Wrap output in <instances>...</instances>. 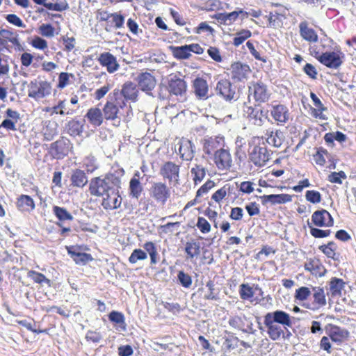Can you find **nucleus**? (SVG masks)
Masks as SVG:
<instances>
[{
	"label": "nucleus",
	"mask_w": 356,
	"mask_h": 356,
	"mask_svg": "<svg viewBox=\"0 0 356 356\" xmlns=\"http://www.w3.org/2000/svg\"><path fill=\"white\" fill-rule=\"evenodd\" d=\"M119 95V91L115 90V102L108 101L103 108L104 118L115 121L116 126L120 125L122 118L124 122H129L133 115L131 106L127 105L123 99L118 98L117 96Z\"/></svg>",
	"instance_id": "1"
},
{
	"label": "nucleus",
	"mask_w": 356,
	"mask_h": 356,
	"mask_svg": "<svg viewBox=\"0 0 356 356\" xmlns=\"http://www.w3.org/2000/svg\"><path fill=\"white\" fill-rule=\"evenodd\" d=\"M118 174L108 173L104 178L98 177L91 179L89 184L90 195L102 197L115 187H120V177L123 175L124 170L122 169Z\"/></svg>",
	"instance_id": "2"
},
{
	"label": "nucleus",
	"mask_w": 356,
	"mask_h": 356,
	"mask_svg": "<svg viewBox=\"0 0 356 356\" xmlns=\"http://www.w3.org/2000/svg\"><path fill=\"white\" fill-rule=\"evenodd\" d=\"M270 154L264 143L254 145L249 149V159L257 167H264L269 161Z\"/></svg>",
	"instance_id": "3"
},
{
	"label": "nucleus",
	"mask_w": 356,
	"mask_h": 356,
	"mask_svg": "<svg viewBox=\"0 0 356 356\" xmlns=\"http://www.w3.org/2000/svg\"><path fill=\"white\" fill-rule=\"evenodd\" d=\"M51 93L50 83L44 81H37L36 80L31 81L29 85L28 95L36 100L42 99Z\"/></svg>",
	"instance_id": "4"
},
{
	"label": "nucleus",
	"mask_w": 356,
	"mask_h": 356,
	"mask_svg": "<svg viewBox=\"0 0 356 356\" xmlns=\"http://www.w3.org/2000/svg\"><path fill=\"white\" fill-rule=\"evenodd\" d=\"M316 59L329 68L337 69L343 63L344 55L341 52L327 51L321 54H316Z\"/></svg>",
	"instance_id": "5"
},
{
	"label": "nucleus",
	"mask_w": 356,
	"mask_h": 356,
	"mask_svg": "<svg viewBox=\"0 0 356 356\" xmlns=\"http://www.w3.org/2000/svg\"><path fill=\"white\" fill-rule=\"evenodd\" d=\"M248 97H252L255 102L259 103L266 102L270 97V92L267 86L263 83H252L248 87Z\"/></svg>",
	"instance_id": "6"
},
{
	"label": "nucleus",
	"mask_w": 356,
	"mask_h": 356,
	"mask_svg": "<svg viewBox=\"0 0 356 356\" xmlns=\"http://www.w3.org/2000/svg\"><path fill=\"white\" fill-rule=\"evenodd\" d=\"M149 195L156 202L164 204L170 196V191L165 184L154 182L149 189Z\"/></svg>",
	"instance_id": "7"
},
{
	"label": "nucleus",
	"mask_w": 356,
	"mask_h": 356,
	"mask_svg": "<svg viewBox=\"0 0 356 356\" xmlns=\"http://www.w3.org/2000/svg\"><path fill=\"white\" fill-rule=\"evenodd\" d=\"M119 188L120 187H115L112 191L102 197V205L106 210H113L120 207L122 204V197L119 195Z\"/></svg>",
	"instance_id": "8"
},
{
	"label": "nucleus",
	"mask_w": 356,
	"mask_h": 356,
	"mask_svg": "<svg viewBox=\"0 0 356 356\" xmlns=\"http://www.w3.org/2000/svg\"><path fill=\"white\" fill-rule=\"evenodd\" d=\"M216 91L217 95L227 101L233 99L236 95L235 87L226 79H222L218 81Z\"/></svg>",
	"instance_id": "9"
},
{
	"label": "nucleus",
	"mask_w": 356,
	"mask_h": 356,
	"mask_svg": "<svg viewBox=\"0 0 356 356\" xmlns=\"http://www.w3.org/2000/svg\"><path fill=\"white\" fill-rule=\"evenodd\" d=\"M70 149V143L68 140H58L50 145L49 153L56 159H63L68 154Z\"/></svg>",
	"instance_id": "10"
},
{
	"label": "nucleus",
	"mask_w": 356,
	"mask_h": 356,
	"mask_svg": "<svg viewBox=\"0 0 356 356\" xmlns=\"http://www.w3.org/2000/svg\"><path fill=\"white\" fill-rule=\"evenodd\" d=\"M244 116L252 121V123L257 126L263 124L264 120L267 118L266 112H264L258 107H252L249 106H244L243 107Z\"/></svg>",
	"instance_id": "11"
},
{
	"label": "nucleus",
	"mask_w": 356,
	"mask_h": 356,
	"mask_svg": "<svg viewBox=\"0 0 356 356\" xmlns=\"http://www.w3.org/2000/svg\"><path fill=\"white\" fill-rule=\"evenodd\" d=\"M161 175L170 182L178 183L179 177V165L172 161L165 163L160 170Z\"/></svg>",
	"instance_id": "12"
},
{
	"label": "nucleus",
	"mask_w": 356,
	"mask_h": 356,
	"mask_svg": "<svg viewBox=\"0 0 356 356\" xmlns=\"http://www.w3.org/2000/svg\"><path fill=\"white\" fill-rule=\"evenodd\" d=\"M311 220L312 225L314 224L317 227H331L334 224L332 216L325 209L314 211Z\"/></svg>",
	"instance_id": "13"
},
{
	"label": "nucleus",
	"mask_w": 356,
	"mask_h": 356,
	"mask_svg": "<svg viewBox=\"0 0 356 356\" xmlns=\"http://www.w3.org/2000/svg\"><path fill=\"white\" fill-rule=\"evenodd\" d=\"M214 162L219 170H228L232 166V159L227 149L220 148L214 154Z\"/></svg>",
	"instance_id": "14"
},
{
	"label": "nucleus",
	"mask_w": 356,
	"mask_h": 356,
	"mask_svg": "<svg viewBox=\"0 0 356 356\" xmlns=\"http://www.w3.org/2000/svg\"><path fill=\"white\" fill-rule=\"evenodd\" d=\"M144 176L141 175V173L139 171H136L130 179L129 184V196L132 198L138 199L142 193L143 192V186L140 182V179L143 178Z\"/></svg>",
	"instance_id": "15"
},
{
	"label": "nucleus",
	"mask_w": 356,
	"mask_h": 356,
	"mask_svg": "<svg viewBox=\"0 0 356 356\" xmlns=\"http://www.w3.org/2000/svg\"><path fill=\"white\" fill-rule=\"evenodd\" d=\"M325 332L332 341L339 343L343 342L349 335L347 330L333 324H328L325 327Z\"/></svg>",
	"instance_id": "16"
},
{
	"label": "nucleus",
	"mask_w": 356,
	"mask_h": 356,
	"mask_svg": "<svg viewBox=\"0 0 356 356\" xmlns=\"http://www.w3.org/2000/svg\"><path fill=\"white\" fill-rule=\"evenodd\" d=\"M264 317L268 318L275 323L282 325L285 328L291 327L292 326V321L290 315L282 310L268 312Z\"/></svg>",
	"instance_id": "17"
},
{
	"label": "nucleus",
	"mask_w": 356,
	"mask_h": 356,
	"mask_svg": "<svg viewBox=\"0 0 356 356\" xmlns=\"http://www.w3.org/2000/svg\"><path fill=\"white\" fill-rule=\"evenodd\" d=\"M231 77L235 81H243L250 72V67L241 63H234L230 67Z\"/></svg>",
	"instance_id": "18"
},
{
	"label": "nucleus",
	"mask_w": 356,
	"mask_h": 356,
	"mask_svg": "<svg viewBox=\"0 0 356 356\" xmlns=\"http://www.w3.org/2000/svg\"><path fill=\"white\" fill-rule=\"evenodd\" d=\"M223 142V137L221 136L205 138L202 141L203 151L208 155L215 154L216 152L221 148Z\"/></svg>",
	"instance_id": "19"
},
{
	"label": "nucleus",
	"mask_w": 356,
	"mask_h": 356,
	"mask_svg": "<svg viewBox=\"0 0 356 356\" xmlns=\"http://www.w3.org/2000/svg\"><path fill=\"white\" fill-rule=\"evenodd\" d=\"M138 86L140 90L149 94L156 86V79L149 72L140 74L137 77Z\"/></svg>",
	"instance_id": "20"
},
{
	"label": "nucleus",
	"mask_w": 356,
	"mask_h": 356,
	"mask_svg": "<svg viewBox=\"0 0 356 356\" xmlns=\"http://www.w3.org/2000/svg\"><path fill=\"white\" fill-rule=\"evenodd\" d=\"M179 153L185 161H191L195 156V146L188 139L182 138L179 141Z\"/></svg>",
	"instance_id": "21"
},
{
	"label": "nucleus",
	"mask_w": 356,
	"mask_h": 356,
	"mask_svg": "<svg viewBox=\"0 0 356 356\" xmlns=\"http://www.w3.org/2000/svg\"><path fill=\"white\" fill-rule=\"evenodd\" d=\"M68 254L73 261L78 265H86L93 259L90 254L80 252L78 248L75 246L66 247Z\"/></svg>",
	"instance_id": "22"
},
{
	"label": "nucleus",
	"mask_w": 356,
	"mask_h": 356,
	"mask_svg": "<svg viewBox=\"0 0 356 356\" xmlns=\"http://www.w3.org/2000/svg\"><path fill=\"white\" fill-rule=\"evenodd\" d=\"M98 61L102 66L106 67L109 73H113L119 68L116 58L109 52L101 54L98 58Z\"/></svg>",
	"instance_id": "23"
},
{
	"label": "nucleus",
	"mask_w": 356,
	"mask_h": 356,
	"mask_svg": "<svg viewBox=\"0 0 356 356\" xmlns=\"http://www.w3.org/2000/svg\"><path fill=\"white\" fill-rule=\"evenodd\" d=\"M312 294L313 295L314 302L311 306H308L307 308L316 310L326 305V298L323 288L312 287Z\"/></svg>",
	"instance_id": "24"
},
{
	"label": "nucleus",
	"mask_w": 356,
	"mask_h": 356,
	"mask_svg": "<svg viewBox=\"0 0 356 356\" xmlns=\"http://www.w3.org/2000/svg\"><path fill=\"white\" fill-rule=\"evenodd\" d=\"M138 90L135 83L127 81L123 84L120 94L123 96L124 100H129L136 102L138 100Z\"/></svg>",
	"instance_id": "25"
},
{
	"label": "nucleus",
	"mask_w": 356,
	"mask_h": 356,
	"mask_svg": "<svg viewBox=\"0 0 356 356\" xmlns=\"http://www.w3.org/2000/svg\"><path fill=\"white\" fill-rule=\"evenodd\" d=\"M186 82L175 76L172 77L168 83V90L170 93L173 94L176 96H182L186 91Z\"/></svg>",
	"instance_id": "26"
},
{
	"label": "nucleus",
	"mask_w": 356,
	"mask_h": 356,
	"mask_svg": "<svg viewBox=\"0 0 356 356\" xmlns=\"http://www.w3.org/2000/svg\"><path fill=\"white\" fill-rule=\"evenodd\" d=\"M194 92L195 95L202 99L209 97V87L206 80L202 78H197L193 82Z\"/></svg>",
	"instance_id": "27"
},
{
	"label": "nucleus",
	"mask_w": 356,
	"mask_h": 356,
	"mask_svg": "<svg viewBox=\"0 0 356 356\" xmlns=\"http://www.w3.org/2000/svg\"><path fill=\"white\" fill-rule=\"evenodd\" d=\"M243 10L233 11L229 13H218L212 16V18L216 19L218 23L225 25H230L233 24L238 17L240 13H243Z\"/></svg>",
	"instance_id": "28"
},
{
	"label": "nucleus",
	"mask_w": 356,
	"mask_h": 356,
	"mask_svg": "<svg viewBox=\"0 0 356 356\" xmlns=\"http://www.w3.org/2000/svg\"><path fill=\"white\" fill-rule=\"evenodd\" d=\"M299 29L300 34L305 40L310 42L318 41V35L313 29L308 26V23L306 21L300 23Z\"/></svg>",
	"instance_id": "29"
},
{
	"label": "nucleus",
	"mask_w": 356,
	"mask_h": 356,
	"mask_svg": "<svg viewBox=\"0 0 356 356\" xmlns=\"http://www.w3.org/2000/svg\"><path fill=\"white\" fill-rule=\"evenodd\" d=\"M262 204L270 202L272 204H284L291 201V196L288 194L265 195L260 197Z\"/></svg>",
	"instance_id": "30"
},
{
	"label": "nucleus",
	"mask_w": 356,
	"mask_h": 356,
	"mask_svg": "<svg viewBox=\"0 0 356 356\" xmlns=\"http://www.w3.org/2000/svg\"><path fill=\"white\" fill-rule=\"evenodd\" d=\"M264 323L268 328V334L272 340L279 339L281 335L284 334V331L280 325H276V323L266 317H264Z\"/></svg>",
	"instance_id": "31"
},
{
	"label": "nucleus",
	"mask_w": 356,
	"mask_h": 356,
	"mask_svg": "<svg viewBox=\"0 0 356 356\" xmlns=\"http://www.w3.org/2000/svg\"><path fill=\"white\" fill-rule=\"evenodd\" d=\"M270 113L273 119L277 122L285 123L289 119L288 109L284 105L274 106Z\"/></svg>",
	"instance_id": "32"
},
{
	"label": "nucleus",
	"mask_w": 356,
	"mask_h": 356,
	"mask_svg": "<svg viewBox=\"0 0 356 356\" xmlns=\"http://www.w3.org/2000/svg\"><path fill=\"white\" fill-rule=\"evenodd\" d=\"M42 134L47 141H50L58 134V124L54 121L47 120L44 122Z\"/></svg>",
	"instance_id": "33"
},
{
	"label": "nucleus",
	"mask_w": 356,
	"mask_h": 356,
	"mask_svg": "<svg viewBox=\"0 0 356 356\" xmlns=\"http://www.w3.org/2000/svg\"><path fill=\"white\" fill-rule=\"evenodd\" d=\"M201 247L200 242L195 240L188 241L185 244L184 250L186 253V259L192 260L195 257H197L201 253Z\"/></svg>",
	"instance_id": "34"
},
{
	"label": "nucleus",
	"mask_w": 356,
	"mask_h": 356,
	"mask_svg": "<svg viewBox=\"0 0 356 356\" xmlns=\"http://www.w3.org/2000/svg\"><path fill=\"white\" fill-rule=\"evenodd\" d=\"M86 117L90 122V123L94 127H99L103 122L104 115L101 111V110L98 108H90Z\"/></svg>",
	"instance_id": "35"
},
{
	"label": "nucleus",
	"mask_w": 356,
	"mask_h": 356,
	"mask_svg": "<svg viewBox=\"0 0 356 356\" xmlns=\"http://www.w3.org/2000/svg\"><path fill=\"white\" fill-rule=\"evenodd\" d=\"M0 36L2 37L3 39H5L6 44H8V42H9L18 49L22 47L19 42V35L16 32H14L10 29H1Z\"/></svg>",
	"instance_id": "36"
},
{
	"label": "nucleus",
	"mask_w": 356,
	"mask_h": 356,
	"mask_svg": "<svg viewBox=\"0 0 356 356\" xmlns=\"http://www.w3.org/2000/svg\"><path fill=\"white\" fill-rule=\"evenodd\" d=\"M17 205L22 211H31L35 209L33 200L26 195H22L18 197Z\"/></svg>",
	"instance_id": "37"
},
{
	"label": "nucleus",
	"mask_w": 356,
	"mask_h": 356,
	"mask_svg": "<svg viewBox=\"0 0 356 356\" xmlns=\"http://www.w3.org/2000/svg\"><path fill=\"white\" fill-rule=\"evenodd\" d=\"M71 181L74 186L83 187L88 183V177L83 170L76 169L72 175Z\"/></svg>",
	"instance_id": "38"
},
{
	"label": "nucleus",
	"mask_w": 356,
	"mask_h": 356,
	"mask_svg": "<svg viewBox=\"0 0 356 356\" xmlns=\"http://www.w3.org/2000/svg\"><path fill=\"white\" fill-rule=\"evenodd\" d=\"M108 319L110 321L117 325L121 330L124 331L126 330L125 317L122 313L112 311L108 314Z\"/></svg>",
	"instance_id": "39"
},
{
	"label": "nucleus",
	"mask_w": 356,
	"mask_h": 356,
	"mask_svg": "<svg viewBox=\"0 0 356 356\" xmlns=\"http://www.w3.org/2000/svg\"><path fill=\"white\" fill-rule=\"evenodd\" d=\"M344 287L345 282L341 279L334 277L330 282V291L332 296H341Z\"/></svg>",
	"instance_id": "40"
},
{
	"label": "nucleus",
	"mask_w": 356,
	"mask_h": 356,
	"mask_svg": "<svg viewBox=\"0 0 356 356\" xmlns=\"http://www.w3.org/2000/svg\"><path fill=\"white\" fill-rule=\"evenodd\" d=\"M170 49L173 56L177 59H186L191 56L188 44L180 47H170Z\"/></svg>",
	"instance_id": "41"
},
{
	"label": "nucleus",
	"mask_w": 356,
	"mask_h": 356,
	"mask_svg": "<svg viewBox=\"0 0 356 356\" xmlns=\"http://www.w3.org/2000/svg\"><path fill=\"white\" fill-rule=\"evenodd\" d=\"M193 180L195 184L200 183L206 175V169L198 164H195L191 170Z\"/></svg>",
	"instance_id": "42"
},
{
	"label": "nucleus",
	"mask_w": 356,
	"mask_h": 356,
	"mask_svg": "<svg viewBox=\"0 0 356 356\" xmlns=\"http://www.w3.org/2000/svg\"><path fill=\"white\" fill-rule=\"evenodd\" d=\"M310 97L314 103V105L316 107V110H314V115L316 118L325 120V118L322 114V111H325L326 108L323 106L320 99L314 92H312L310 93Z\"/></svg>",
	"instance_id": "43"
},
{
	"label": "nucleus",
	"mask_w": 356,
	"mask_h": 356,
	"mask_svg": "<svg viewBox=\"0 0 356 356\" xmlns=\"http://www.w3.org/2000/svg\"><path fill=\"white\" fill-rule=\"evenodd\" d=\"M83 124L78 120H71L67 124V131L70 136H76L83 132Z\"/></svg>",
	"instance_id": "44"
},
{
	"label": "nucleus",
	"mask_w": 356,
	"mask_h": 356,
	"mask_svg": "<svg viewBox=\"0 0 356 356\" xmlns=\"http://www.w3.org/2000/svg\"><path fill=\"white\" fill-rule=\"evenodd\" d=\"M53 212L60 221L73 220L72 215L70 213H69L67 211V209L64 207L54 206L53 207Z\"/></svg>",
	"instance_id": "45"
},
{
	"label": "nucleus",
	"mask_w": 356,
	"mask_h": 356,
	"mask_svg": "<svg viewBox=\"0 0 356 356\" xmlns=\"http://www.w3.org/2000/svg\"><path fill=\"white\" fill-rule=\"evenodd\" d=\"M329 156L330 154L325 149L319 147L314 155V160L317 165L323 166L325 163L326 159H328Z\"/></svg>",
	"instance_id": "46"
},
{
	"label": "nucleus",
	"mask_w": 356,
	"mask_h": 356,
	"mask_svg": "<svg viewBox=\"0 0 356 356\" xmlns=\"http://www.w3.org/2000/svg\"><path fill=\"white\" fill-rule=\"evenodd\" d=\"M239 295L242 300H250L254 295V289L248 284L240 285Z\"/></svg>",
	"instance_id": "47"
},
{
	"label": "nucleus",
	"mask_w": 356,
	"mask_h": 356,
	"mask_svg": "<svg viewBox=\"0 0 356 356\" xmlns=\"http://www.w3.org/2000/svg\"><path fill=\"white\" fill-rule=\"evenodd\" d=\"M29 277L31 278L35 283L46 284L50 286V280L47 279L43 274L35 270H30L28 273Z\"/></svg>",
	"instance_id": "48"
},
{
	"label": "nucleus",
	"mask_w": 356,
	"mask_h": 356,
	"mask_svg": "<svg viewBox=\"0 0 356 356\" xmlns=\"http://www.w3.org/2000/svg\"><path fill=\"white\" fill-rule=\"evenodd\" d=\"M44 6L51 10L63 11L68 8V4L65 0H57L56 3H47Z\"/></svg>",
	"instance_id": "49"
},
{
	"label": "nucleus",
	"mask_w": 356,
	"mask_h": 356,
	"mask_svg": "<svg viewBox=\"0 0 356 356\" xmlns=\"http://www.w3.org/2000/svg\"><path fill=\"white\" fill-rule=\"evenodd\" d=\"M177 280L179 284L184 288L188 289L192 285L191 276L183 270L179 271L177 274Z\"/></svg>",
	"instance_id": "50"
},
{
	"label": "nucleus",
	"mask_w": 356,
	"mask_h": 356,
	"mask_svg": "<svg viewBox=\"0 0 356 356\" xmlns=\"http://www.w3.org/2000/svg\"><path fill=\"white\" fill-rule=\"evenodd\" d=\"M147 258V255L145 251L141 249H135L129 257V261L131 264H136L138 261L145 260Z\"/></svg>",
	"instance_id": "51"
},
{
	"label": "nucleus",
	"mask_w": 356,
	"mask_h": 356,
	"mask_svg": "<svg viewBox=\"0 0 356 356\" xmlns=\"http://www.w3.org/2000/svg\"><path fill=\"white\" fill-rule=\"evenodd\" d=\"M310 295H312V291L309 288L301 286L296 290L295 298L299 301H304L306 300Z\"/></svg>",
	"instance_id": "52"
},
{
	"label": "nucleus",
	"mask_w": 356,
	"mask_h": 356,
	"mask_svg": "<svg viewBox=\"0 0 356 356\" xmlns=\"http://www.w3.org/2000/svg\"><path fill=\"white\" fill-rule=\"evenodd\" d=\"M281 132H271L270 134L268 136L266 139V142L275 147H280L282 144V140L280 137Z\"/></svg>",
	"instance_id": "53"
},
{
	"label": "nucleus",
	"mask_w": 356,
	"mask_h": 356,
	"mask_svg": "<svg viewBox=\"0 0 356 356\" xmlns=\"http://www.w3.org/2000/svg\"><path fill=\"white\" fill-rule=\"evenodd\" d=\"M282 15L277 13H270L268 16L269 26L273 28H279L282 25Z\"/></svg>",
	"instance_id": "54"
},
{
	"label": "nucleus",
	"mask_w": 356,
	"mask_h": 356,
	"mask_svg": "<svg viewBox=\"0 0 356 356\" xmlns=\"http://www.w3.org/2000/svg\"><path fill=\"white\" fill-rule=\"evenodd\" d=\"M308 227L310 228V234L315 238H324L330 234V230H323L313 227L312 223L307 222Z\"/></svg>",
	"instance_id": "55"
},
{
	"label": "nucleus",
	"mask_w": 356,
	"mask_h": 356,
	"mask_svg": "<svg viewBox=\"0 0 356 356\" xmlns=\"http://www.w3.org/2000/svg\"><path fill=\"white\" fill-rule=\"evenodd\" d=\"M215 284L213 281L209 280L206 284V287L208 289V293L204 295V299L218 300L219 299L218 293H215Z\"/></svg>",
	"instance_id": "56"
},
{
	"label": "nucleus",
	"mask_w": 356,
	"mask_h": 356,
	"mask_svg": "<svg viewBox=\"0 0 356 356\" xmlns=\"http://www.w3.org/2000/svg\"><path fill=\"white\" fill-rule=\"evenodd\" d=\"M306 200L313 204H317L321 201V195L318 191L312 190L307 191L305 193Z\"/></svg>",
	"instance_id": "57"
},
{
	"label": "nucleus",
	"mask_w": 356,
	"mask_h": 356,
	"mask_svg": "<svg viewBox=\"0 0 356 356\" xmlns=\"http://www.w3.org/2000/svg\"><path fill=\"white\" fill-rule=\"evenodd\" d=\"M251 36V32L248 30H243L242 31L237 33V35L234 39V44L235 46H239L246 39Z\"/></svg>",
	"instance_id": "58"
},
{
	"label": "nucleus",
	"mask_w": 356,
	"mask_h": 356,
	"mask_svg": "<svg viewBox=\"0 0 356 356\" xmlns=\"http://www.w3.org/2000/svg\"><path fill=\"white\" fill-rule=\"evenodd\" d=\"M111 22L114 24V27L116 29L123 27L124 24V17L122 15L118 13H113L111 16Z\"/></svg>",
	"instance_id": "59"
},
{
	"label": "nucleus",
	"mask_w": 356,
	"mask_h": 356,
	"mask_svg": "<svg viewBox=\"0 0 356 356\" xmlns=\"http://www.w3.org/2000/svg\"><path fill=\"white\" fill-rule=\"evenodd\" d=\"M229 325L237 330H242L243 332H246L244 330V322L243 319L240 316H234L229 320Z\"/></svg>",
	"instance_id": "60"
},
{
	"label": "nucleus",
	"mask_w": 356,
	"mask_h": 356,
	"mask_svg": "<svg viewBox=\"0 0 356 356\" xmlns=\"http://www.w3.org/2000/svg\"><path fill=\"white\" fill-rule=\"evenodd\" d=\"M229 190V187L227 185L224 186L212 195V200L219 203L226 196Z\"/></svg>",
	"instance_id": "61"
},
{
	"label": "nucleus",
	"mask_w": 356,
	"mask_h": 356,
	"mask_svg": "<svg viewBox=\"0 0 356 356\" xmlns=\"http://www.w3.org/2000/svg\"><path fill=\"white\" fill-rule=\"evenodd\" d=\"M6 19L10 24L15 25L17 27L24 28L26 27L25 24L22 20L15 14H8L6 16Z\"/></svg>",
	"instance_id": "62"
},
{
	"label": "nucleus",
	"mask_w": 356,
	"mask_h": 356,
	"mask_svg": "<svg viewBox=\"0 0 356 356\" xmlns=\"http://www.w3.org/2000/svg\"><path fill=\"white\" fill-rule=\"evenodd\" d=\"M346 175L343 171L333 172L328 176V180L331 183L341 184L342 183L341 179H346Z\"/></svg>",
	"instance_id": "63"
},
{
	"label": "nucleus",
	"mask_w": 356,
	"mask_h": 356,
	"mask_svg": "<svg viewBox=\"0 0 356 356\" xmlns=\"http://www.w3.org/2000/svg\"><path fill=\"white\" fill-rule=\"evenodd\" d=\"M197 227L202 233H208L211 230V225L209 222L203 217H199L197 219Z\"/></svg>",
	"instance_id": "64"
}]
</instances>
